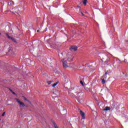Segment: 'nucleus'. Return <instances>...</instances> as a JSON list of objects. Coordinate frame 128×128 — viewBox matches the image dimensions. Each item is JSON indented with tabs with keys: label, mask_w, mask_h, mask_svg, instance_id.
<instances>
[{
	"label": "nucleus",
	"mask_w": 128,
	"mask_h": 128,
	"mask_svg": "<svg viewBox=\"0 0 128 128\" xmlns=\"http://www.w3.org/2000/svg\"><path fill=\"white\" fill-rule=\"evenodd\" d=\"M52 84V81H49L48 82V84Z\"/></svg>",
	"instance_id": "5701e85b"
},
{
	"label": "nucleus",
	"mask_w": 128,
	"mask_h": 128,
	"mask_svg": "<svg viewBox=\"0 0 128 128\" xmlns=\"http://www.w3.org/2000/svg\"><path fill=\"white\" fill-rule=\"evenodd\" d=\"M112 106L113 108H116V106H118L116 105V102H114L112 104Z\"/></svg>",
	"instance_id": "2eb2a0df"
},
{
	"label": "nucleus",
	"mask_w": 128,
	"mask_h": 128,
	"mask_svg": "<svg viewBox=\"0 0 128 128\" xmlns=\"http://www.w3.org/2000/svg\"><path fill=\"white\" fill-rule=\"evenodd\" d=\"M68 94L70 96H72V98H74V96H76V94L74 93H72L71 90L68 91Z\"/></svg>",
	"instance_id": "9b49d317"
},
{
	"label": "nucleus",
	"mask_w": 128,
	"mask_h": 128,
	"mask_svg": "<svg viewBox=\"0 0 128 128\" xmlns=\"http://www.w3.org/2000/svg\"><path fill=\"white\" fill-rule=\"evenodd\" d=\"M57 51H58V52H60V49H58Z\"/></svg>",
	"instance_id": "cd10ccee"
},
{
	"label": "nucleus",
	"mask_w": 128,
	"mask_h": 128,
	"mask_svg": "<svg viewBox=\"0 0 128 128\" xmlns=\"http://www.w3.org/2000/svg\"><path fill=\"white\" fill-rule=\"evenodd\" d=\"M101 60H102L103 62H105V64H108V62H110V58H108V56L104 55L102 58H101Z\"/></svg>",
	"instance_id": "7ed1b4c3"
},
{
	"label": "nucleus",
	"mask_w": 128,
	"mask_h": 128,
	"mask_svg": "<svg viewBox=\"0 0 128 128\" xmlns=\"http://www.w3.org/2000/svg\"><path fill=\"white\" fill-rule=\"evenodd\" d=\"M1 120V119H0V121Z\"/></svg>",
	"instance_id": "e433bc0d"
},
{
	"label": "nucleus",
	"mask_w": 128,
	"mask_h": 128,
	"mask_svg": "<svg viewBox=\"0 0 128 128\" xmlns=\"http://www.w3.org/2000/svg\"><path fill=\"white\" fill-rule=\"evenodd\" d=\"M110 74V72H108V71H107L105 72V74L106 75V74Z\"/></svg>",
	"instance_id": "aec40b11"
},
{
	"label": "nucleus",
	"mask_w": 128,
	"mask_h": 128,
	"mask_svg": "<svg viewBox=\"0 0 128 128\" xmlns=\"http://www.w3.org/2000/svg\"><path fill=\"white\" fill-rule=\"evenodd\" d=\"M8 4L10 5V3H8Z\"/></svg>",
	"instance_id": "473e14b6"
},
{
	"label": "nucleus",
	"mask_w": 128,
	"mask_h": 128,
	"mask_svg": "<svg viewBox=\"0 0 128 128\" xmlns=\"http://www.w3.org/2000/svg\"><path fill=\"white\" fill-rule=\"evenodd\" d=\"M9 90H10V92H12L14 91H12V89L9 88Z\"/></svg>",
	"instance_id": "b1692460"
},
{
	"label": "nucleus",
	"mask_w": 128,
	"mask_h": 128,
	"mask_svg": "<svg viewBox=\"0 0 128 128\" xmlns=\"http://www.w3.org/2000/svg\"><path fill=\"white\" fill-rule=\"evenodd\" d=\"M1 35H2V33L0 32V36H1Z\"/></svg>",
	"instance_id": "2f4dec72"
},
{
	"label": "nucleus",
	"mask_w": 128,
	"mask_h": 128,
	"mask_svg": "<svg viewBox=\"0 0 128 128\" xmlns=\"http://www.w3.org/2000/svg\"><path fill=\"white\" fill-rule=\"evenodd\" d=\"M52 123L53 124V126L54 128H58V126L56 125V124L54 121H52Z\"/></svg>",
	"instance_id": "4468645a"
},
{
	"label": "nucleus",
	"mask_w": 128,
	"mask_h": 128,
	"mask_svg": "<svg viewBox=\"0 0 128 128\" xmlns=\"http://www.w3.org/2000/svg\"><path fill=\"white\" fill-rule=\"evenodd\" d=\"M80 84H81L84 86V82L82 80L80 81Z\"/></svg>",
	"instance_id": "412c9836"
},
{
	"label": "nucleus",
	"mask_w": 128,
	"mask_h": 128,
	"mask_svg": "<svg viewBox=\"0 0 128 128\" xmlns=\"http://www.w3.org/2000/svg\"><path fill=\"white\" fill-rule=\"evenodd\" d=\"M59 56H62V54H60V55H59Z\"/></svg>",
	"instance_id": "a878e982"
},
{
	"label": "nucleus",
	"mask_w": 128,
	"mask_h": 128,
	"mask_svg": "<svg viewBox=\"0 0 128 128\" xmlns=\"http://www.w3.org/2000/svg\"><path fill=\"white\" fill-rule=\"evenodd\" d=\"M70 50H71V52H76V50H78V46H72L70 48Z\"/></svg>",
	"instance_id": "6e6552de"
},
{
	"label": "nucleus",
	"mask_w": 128,
	"mask_h": 128,
	"mask_svg": "<svg viewBox=\"0 0 128 128\" xmlns=\"http://www.w3.org/2000/svg\"><path fill=\"white\" fill-rule=\"evenodd\" d=\"M124 62H126V60H124Z\"/></svg>",
	"instance_id": "c9c22d12"
},
{
	"label": "nucleus",
	"mask_w": 128,
	"mask_h": 128,
	"mask_svg": "<svg viewBox=\"0 0 128 128\" xmlns=\"http://www.w3.org/2000/svg\"><path fill=\"white\" fill-rule=\"evenodd\" d=\"M103 110L104 111H107V110H110V108L109 106H106V108L103 109Z\"/></svg>",
	"instance_id": "ddd939ff"
},
{
	"label": "nucleus",
	"mask_w": 128,
	"mask_h": 128,
	"mask_svg": "<svg viewBox=\"0 0 128 128\" xmlns=\"http://www.w3.org/2000/svg\"><path fill=\"white\" fill-rule=\"evenodd\" d=\"M68 58L67 60L70 62H72V60H74V56L72 55H68Z\"/></svg>",
	"instance_id": "1a4fd4ad"
},
{
	"label": "nucleus",
	"mask_w": 128,
	"mask_h": 128,
	"mask_svg": "<svg viewBox=\"0 0 128 128\" xmlns=\"http://www.w3.org/2000/svg\"><path fill=\"white\" fill-rule=\"evenodd\" d=\"M37 32H40V30H37Z\"/></svg>",
	"instance_id": "7c9ffc66"
},
{
	"label": "nucleus",
	"mask_w": 128,
	"mask_h": 128,
	"mask_svg": "<svg viewBox=\"0 0 128 128\" xmlns=\"http://www.w3.org/2000/svg\"><path fill=\"white\" fill-rule=\"evenodd\" d=\"M16 100L17 102H18L19 104H20V106H26L24 103L20 102L18 98H16Z\"/></svg>",
	"instance_id": "0eeeda50"
},
{
	"label": "nucleus",
	"mask_w": 128,
	"mask_h": 128,
	"mask_svg": "<svg viewBox=\"0 0 128 128\" xmlns=\"http://www.w3.org/2000/svg\"><path fill=\"white\" fill-rule=\"evenodd\" d=\"M54 94H56V96H59V94H60V90H56L54 92Z\"/></svg>",
	"instance_id": "f8f14e48"
},
{
	"label": "nucleus",
	"mask_w": 128,
	"mask_h": 128,
	"mask_svg": "<svg viewBox=\"0 0 128 128\" xmlns=\"http://www.w3.org/2000/svg\"><path fill=\"white\" fill-rule=\"evenodd\" d=\"M12 10V11H10L12 12H24V6H20V5H18L13 8Z\"/></svg>",
	"instance_id": "f03ea898"
},
{
	"label": "nucleus",
	"mask_w": 128,
	"mask_h": 128,
	"mask_svg": "<svg viewBox=\"0 0 128 128\" xmlns=\"http://www.w3.org/2000/svg\"><path fill=\"white\" fill-rule=\"evenodd\" d=\"M82 8H80V6H78L76 8V11L77 12V14H82V16H84V13H82Z\"/></svg>",
	"instance_id": "39448f33"
},
{
	"label": "nucleus",
	"mask_w": 128,
	"mask_h": 128,
	"mask_svg": "<svg viewBox=\"0 0 128 128\" xmlns=\"http://www.w3.org/2000/svg\"><path fill=\"white\" fill-rule=\"evenodd\" d=\"M88 2V0H84L83 4L84 6H86V3Z\"/></svg>",
	"instance_id": "dca6fc26"
},
{
	"label": "nucleus",
	"mask_w": 128,
	"mask_h": 128,
	"mask_svg": "<svg viewBox=\"0 0 128 128\" xmlns=\"http://www.w3.org/2000/svg\"><path fill=\"white\" fill-rule=\"evenodd\" d=\"M12 94H16V92H12Z\"/></svg>",
	"instance_id": "bb28decb"
},
{
	"label": "nucleus",
	"mask_w": 128,
	"mask_h": 128,
	"mask_svg": "<svg viewBox=\"0 0 128 128\" xmlns=\"http://www.w3.org/2000/svg\"><path fill=\"white\" fill-rule=\"evenodd\" d=\"M72 94H75L77 95L78 98L77 100L78 102L80 104H82L84 100H82V97L84 96V93L82 92H80V88L78 87H75L74 89L70 90Z\"/></svg>",
	"instance_id": "f257e3e1"
},
{
	"label": "nucleus",
	"mask_w": 128,
	"mask_h": 128,
	"mask_svg": "<svg viewBox=\"0 0 128 128\" xmlns=\"http://www.w3.org/2000/svg\"><path fill=\"white\" fill-rule=\"evenodd\" d=\"M23 100H26V102H28V100L24 96H23Z\"/></svg>",
	"instance_id": "a211bd4d"
},
{
	"label": "nucleus",
	"mask_w": 128,
	"mask_h": 128,
	"mask_svg": "<svg viewBox=\"0 0 128 128\" xmlns=\"http://www.w3.org/2000/svg\"><path fill=\"white\" fill-rule=\"evenodd\" d=\"M5 34L6 35V36H7L8 38V40H11L14 42L16 43V40L14 38H12V37L10 36V35L8 34V33L6 32L5 33Z\"/></svg>",
	"instance_id": "423d86ee"
},
{
	"label": "nucleus",
	"mask_w": 128,
	"mask_h": 128,
	"mask_svg": "<svg viewBox=\"0 0 128 128\" xmlns=\"http://www.w3.org/2000/svg\"><path fill=\"white\" fill-rule=\"evenodd\" d=\"M80 114H81V116H82V119L84 120V118H86V114H84V112L80 110Z\"/></svg>",
	"instance_id": "9d476101"
},
{
	"label": "nucleus",
	"mask_w": 128,
	"mask_h": 128,
	"mask_svg": "<svg viewBox=\"0 0 128 128\" xmlns=\"http://www.w3.org/2000/svg\"><path fill=\"white\" fill-rule=\"evenodd\" d=\"M57 84H58V82L54 83L53 84L52 86H53V88H54V86H56Z\"/></svg>",
	"instance_id": "6ab92c4d"
},
{
	"label": "nucleus",
	"mask_w": 128,
	"mask_h": 128,
	"mask_svg": "<svg viewBox=\"0 0 128 128\" xmlns=\"http://www.w3.org/2000/svg\"><path fill=\"white\" fill-rule=\"evenodd\" d=\"M10 12V10H6V11H5L6 12Z\"/></svg>",
	"instance_id": "c85d7f7f"
},
{
	"label": "nucleus",
	"mask_w": 128,
	"mask_h": 128,
	"mask_svg": "<svg viewBox=\"0 0 128 128\" xmlns=\"http://www.w3.org/2000/svg\"><path fill=\"white\" fill-rule=\"evenodd\" d=\"M56 98H57V99H58V98H56Z\"/></svg>",
	"instance_id": "72a5a7b5"
},
{
	"label": "nucleus",
	"mask_w": 128,
	"mask_h": 128,
	"mask_svg": "<svg viewBox=\"0 0 128 128\" xmlns=\"http://www.w3.org/2000/svg\"><path fill=\"white\" fill-rule=\"evenodd\" d=\"M102 84H106V80H104V78L102 79Z\"/></svg>",
	"instance_id": "f3484780"
},
{
	"label": "nucleus",
	"mask_w": 128,
	"mask_h": 128,
	"mask_svg": "<svg viewBox=\"0 0 128 128\" xmlns=\"http://www.w3.org/2000/svg\"><path fill=\"white\" fill-rule=\"evenodd\" d=\"M9 90H10V92H12L14 91H12V89L9 88Z\"/></svg>",
	"instance_id": "393cba45"
},
{
	"label": "nucleus",
	"mask_w": 128,
	"mask_h": 128,
	"mask_svg": "<svg viewBox=\"0 0 128 128\" xmlns=\"http://www.w3.org/2000/svg\"><path fill=\"white\" fill-rule=\"evenodd\" d=\"M56 98H57V99H58V98H56Z\"/></svg>",
	"instance_id": "f704fd0d"
},
{
	"label": "nucleus",
	"mask_w": 128,
	"mask_h": 128,
	"mask_svg": "<svg viewBox=\"0 0 128 128\" xmlns=\"http://www.w3.org/2000/svg\"><path fill=\"white\" fill-rule=\"evenodd\" d=\"M125 42H128V40H125Z\"/></svg>",
	"instance_id": "c756f323"
},
{
	"label": "nucleus",
	"mask_w": 128,
	"mask_h": 128,
	"mask_svg": "<svg viewBox=\"0 0 128 128\" xmlns=\"http://www.w3.org/2000/svg\"><path fill=\"white\" fill-rule=\"evenodd\" d=\"M62 62H63V68H68V66H70V64L66 60H64V59H62Z\"/></svg>",
	"instance_id": "20e7f679"
},
{
	"label": "nucleus",
	"mask_w": 128,
	"mask_h": 128,
	"mask_svg": "<svg viewBox=\"0 0 128 128\" xmlns=\"http://www.w3.org/2000/svg\"><path fill=\"white\" fill-rule=\"evenodd\" d=\"M4 114H6V112H4L2 114V116H4Z\"/></svg>",
	"instance_id": "4be33fe9"
}]
</instances>
